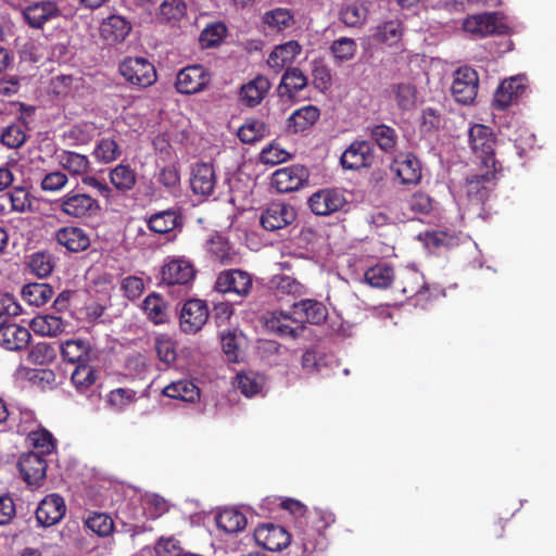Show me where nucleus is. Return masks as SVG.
<instances>
[{"label": "nucleus", "instance_id": "nucleus-1", "mask_svg": "<svg viewBox=\"0 0 556 556\" xmlns=\"http://www.w3.org/2000/svg\"><path fill=\"white\" fill-rule=\"evenodd\" d=\"M328 309L316 299H303L292 304L289 312L274 311L264 316L265 328L280 337L296 339L304 333L305 324L320 325L326 320Z\"/></svg>", "mask_w": 556, "mask_h": 556}, {"label": "nucleus", "instance_id": "nucleus-2", "mask_svg": "<svg viewBox=\"0 0 556 556\" xmlns=\"http://www.w3.org/2000/svg\"><path fill=\"white\" fill-rule=\"evenodd\" d=\"M54 210L68 219L84 220L98 215L100 202L83 188L67 191L53 202Z\"/></svg>", "mask_w": 556, "mask_h": 556}, {"label": "nucleus", "instance_id": "nucleus-3", "mask_svg": "<svg viewBox=\"0 0 556 556\" xmlns=\"http://www.w3.org/2000/svg\"><path fill=\"white\" fill-rule=\"evenodd\" d=\"M334 522V515L314 508L307 511L303 526L299 529V536L305 553L312 554L321 544L324 532Z\"/></svg>", "mask_w": 556, "mask_h": 556}, {"label": "nucleus", "instance_id": "nucleus-4", "mask_svg": "<svg viewBox=\"0 0 556 556\" xmlns=\"http://www.w3.org/2000/svg\"><path fill=\"white\" fill-rule=\"evenodd\" d=\"M197 275L193 263L186 256H167L160 269V286L187 289Z\"/></svg>", "mask_w": 556, "mask_h": 556}, {"label": "nucleus", "instance_id": "nucleus-5", "mask_svg": "<svg viewBox=\"0 0 556 556\" xmlns=\"http://www.w3.org/2000/svg\"><path fill=\"white\" fill-rule=\"evenodd\" d=\"M118 71L128 84L139 88L150 87L157 79L154 65L143 56L125 58L121 61Z\"/></svg>", "mask_w": 556, "mask_h": 556}, {"label": "nucleus", "instance_id": "nucleus-6", "mask_svg": "<svg viewBox=\"0 0 556 556\" xmlns=\"http://www.w3.org/2000/svg\"><path fill=\"white\" fill-rule=\"evenodd\" d=\"M468 136L472 152L481 160V167L497 166L495 160L496 138L492 129L482 124H475L470 127Z\"/></svg>", "mask_w": 556, "mask_h": 556}, {"label": "nucleus", "instance_id": "nucleus-7", "mask_svg": "<svg viewBox=\"0 0 556 556\" xmlns=\"http://www.w3.org/2000/svg\"><path fill=\"white\" fill-rule=\"evenodd\" d=\"M212 81V73L202 64L181 68L176 76L175 88L180 94H197L204 91Z\"/></svg>", "mask_w": 556, "mask_h": 556}, {"label": "nucleus", "instance_id": "nucleus-8", "mask_svg": "<svg viewBox=\"0 0 556 556\" xmlns=\"http://www.w3.org/2000/svg\"><path fill=\"white\" fill-rule=\"evenodd\" d=\"M463 29L476 38H484L492 35H504L508 27L501 22L495 12H483L468 15L463 21Z\"/></svg>", "mask_w": 556, "mask_h": 556}, {"label": "nucleus", "instance_id": "nucleus-9", "mask_svg": "<svg viewBox=\"0 0 556 556\" xmlns=\"http://www.w3.org/2000/svg\"><path fill=\"white\" fill-rule=\"evenodd\" d=\"M253 288L252 276L241 269L220 271L216 278L214 289L219 293H235L245 298Z\"/></svg>", "mask_w": 556, "mask_h": 556}, {"label": "nucleus", "instance_id": "nucleus-10", "mask_svg": "<svg viewBox=\"0 0 556 556\" xmlns=\"http://www.w3.org/2000/svg\"><path fill=\"white\" fill-rule=\"evenodd\" d=\"M478 86V73L472 67L463 66L455 72L451 89L458 103L470 104L477 97Z\"/></svg>", "mask_w": 556, "mask_h": 556}, {"label": "nucleus", "instance_id": "nucleus-11", "mask_svg": "<svg viewBox=\"0 0 556 556\" xmlns=\"http://www.w3.org/2000/svg\"><path fill=\"white\" fill-rule=\"evenodd\" d=\"M481 174H473L466 179V193L469 201L483 204L495 186L497 166L482 168Z\"/></svg>", "mask_w": 556, "mask_h": 556}, {"label": "nucleus", "instance_id": "nucleus-12", "mask_svg": "<svg viewBox=\"0 0 556 556\" xmlns=\"http://www.w3.org/2000/svg\"><path fill=\"white\" fill-rule=\"evenodd\" d=\"M375 162L374 146L367 140L353 141L342 153L340 163L344 169L368 168Z\"/></svg>", "mask_w": 556, "mask_h": 556}, {"label": "nucleus", "instance_id": "nucleus-13", "mask_svg": "<svg viewBox=\"0 0 556 556\" xmlns=\"http://www.w3.org/2000/svg\"><path fill=\"white\" fill-rule=\"evenodd\" d=\"M208 318V308L203 300H188L179 316V326L185 333H197L206 324Z\"/></svg>", "mask_w": 556, "mask_h": 556}, {"label": "nucleus", "instance_id": "nucleus-14", "mask_svg": "<svg viewBox=\"0 0 556 556\" xmlns=\"http://www.w3.org/2000/svg\"><path fill=\"white\" fill-rule=\"evenodd\" d=\"M308 170L304 165H291L277 169L271 177V185L280 193L299 190L307 182Z\"/></svg>", "mask_w": 556, "mask_h": 556}, {"label": "nucleus", "instance_id": "nucleus-15", "mask_svg": "<svg viewBox=\"0 0 556 556\" xmlns=\"http://www.w3.org/2000/svg\"><path fill=\"white\" fill-rule=\"evenodd\" d=\"M62 11L56 3L52 0H43L34 2L25 7L22 11V16L27 25L34 29H42L45 24L60 17Z\"/></svg>", "mask_w": 556, "mask_h": 556}, {"label": "nucleus", "instance_id": "nucleus-16", "mask_svg": "<svg viewBox=\"0 0 556 556\" xmlns=\"http://www.w3.org/2000/svg\"><path fill=\"white\" fill-rule=\"evenodd\" d=\"M17 467L23 480L28 485L39 486L46 479L47 460L39 453H24L18 459Z\"/></svg>", "mask_w": 556, "mask_h": 556}, {"label": "nucleus", "instance_id": "nucleus-17", "mask_svg": "<svg viewBox=\"0 0 556 556\" xmlns=\"http://www.w3.org/2000/svg\"><path fill=\"white\" fill-rule=\"evenodd\" d=\"M255 541L268 551H281L289 546L291 534L279 525L264 523L254 531Z\"/></svg>", "mask_w": 556, "mask_h": 556}, {"label": "nucleus", "instance_id": "nucleus-18", "mask_svg": "<svg viewBox=\"0 0 556 556\" xmlns=\"http://www.w3.org/2000/svg\"><path fill=\"white\" fill-rule=\"evenodd\" d=\"M66 513L64 498L55 493L45 496L36 509V520L41 527L59 523Z\"/></svg>", "mask_w": 556, "mask_h": 556}, {"label": "nucleus", "instance_id": "nucleus-19", "mask_svg": "<svg viewBox=\"0 0 556 556\" xmlns=\"http://www.w3.org/2000/svg\"><path fill=\"white\" fill-rule=\"evenodd\" d=\"M296 211L286 203H271L261 215V225L268 231H276L291 225Z\"/></svg>", "mask_w": 556, "mask_h": 556}, {"label": "nucleus", "instance_id": "nucleus-20", "mask_svg": "<svg viewBox=\"0 0 556 556\" xmlns=\"http://www.w3.org/2000/svg\"><path fill=\"white\" fill-rule=\"evenodd\" d=\"M216 187V173L211 163H197L191 169L190 188L195 195L208 198Z\"/></svg>", "mask_w": 556, "mask_h": 556}, {"label": "nucleus", "instance_id": "nucleus-21", "mask_svg": "<svg viewBox=\"0 0 556 556\" xmlns=\"http://www.w3.org/2000/svg\"><path fill=\"white\" fill-rule=\"evenodd\" d=\"M346 200L342 192L336 189H323L313 193L308 200L312 212L316 215H330L341 210Z\"/></svg>", "mask_w": 556, "mask_h": 556}, {"label": "nucleus", "instance_id": "nucleus-22", "mask_svg": "<svg viewBox=\"0 0 556 556\" xmlns=\"http://www.w3.org/2000/svg\"><path fill=\"white\" fill-rule=\"evenodd\" d=\"M370 2L368 0H345L339 9V21L346 27L361 28L368 18Z\"/></svg>", "mask_w": 556, "mask_h": 556}, {"label": "nucleus", "instance_id": "nucleus-23", "mask_svg": "<svg viewBox=\"0 0 556 556\" xmlns=\"http://www.w3.org/2000/svg\"><path fill=\"white\" fill-rule=\"evenodd\" d=\"M31 334L23 326L12 323L11 319L0 328V345L8 351L26 350L30 343Z\"/></svg>", "mask_w": 556, "mask_h": 556}, {"label": "nucleus", "instance_id": "nucleus-24", "mask_svg": "<svg viewBox=\"0 0 556 556\" xmlns=\"http://www.w3.org/2000/svg\"><path fill=\"white\" fill-rule=\"evenodd\" d=\"M526 92V86L519 77L505 79L496 89L492 105L496 110L504 111L515 103Z\"/></svg>", "mask_w": 556, "mask_h": 556}, {"label": "nucleus", "instance_id": "nucleus-25", "mask_svg": "<svg viewBox=\"0 0 556 556\" xmlns=\"http://www.w3.org/2000/svg\"><path fill=\"white\" fill-rule=\"evenodd\" d=\"M55 239L60 245L73 253L86 251L90 247V238L80 227H62L56 231Z\"/></svg>", "mask_w": 556, "mask_h": 556}, {"label": "nucleus", "instance_id": "nucleus-26", "mask_svg": "<svg viewBox=\"0 0 556 556\" xmlns=\"http://www.w3.org/2000/svg\"><path fill=\"white\" fill-rule=\"evenodd\" d=\"M130 30V22L121 15L109 16L100 26V35L109 45L124 41Z\"/></svg>", "mask_w": 556, "mask_h": 556}, {"label": "nucleus", "instance_id": "nucleus-27", "mask_svg": "<svg viewBox=\"0 0 556 556\" xmlns=\"http://www.w3.org/2000/svg\"><path fill=\"white\" fill-rule=\"evenodd\" d=\"M269 89L270 83L268 78L258 75L241 87L239 92L240 100L244 105L255 108L264 100Z\"/></svg>", "mask_w": 556, "mask_h": 556}, {"label": "nucleus", "instance_id": "nucleus-28", "mask_svg": "<svg viewBox=\"0 0 556 556\" xmlns=\"http://www.w3.org/2000/svg\"><path fill=\"white\" fill-rule=\"evenodd\" d=\"M302 52V47L296 40H290L278 45L270 52L267 64L276 73H279L287 64L292 63Z\"/></svg>", "mask_w": 556, "mask_h": 556}, {"label": "nucleus", "instance_id": "nucleus-29", "mask_svg": "<svg viewBox=\"0 0 556 556\" xmlns=\"http://www.w3.org/2000/svg\"><path fill=\"white\" fill-rule=\"evenodd\" d=\"M394 170L403 185H416L421 179V163L413 153L395 160Z\"/></svg>", "mask_w": 556, "mask_h": 556}, {"label": "nucleus", "instance_id": "nucleus-30", "mask_svg": "<svg viewBox=\"0 0 556 556\" xmlns=\"http://www.w3.org/2000/svg\"><path fill=\"white\" fill-rule=\"evenodd\" d=\"M60 351L64 362L80 365L89 363L92 349L87 340L68 339L60 345Z\"/></svg>", "mask_w": 556, "mask_h": 556}, {"label": "nucleus", "instance_id": "nucleus-31", "mask_svg": "<svg viewBox=\"0 0 556 556\" xmlns=\"http://www.w3.org/2000/svg\"><path fill=\"white\" fill-rule=\"evenodd\" d=\"M181 224V214L172 208L152 214L148 219L149 229L159 235L169 233Z\"/></svg>", "mask_w": 556, "mask_h": 556}, {"label": "nucleus", "instance_id": "nucleus-32", "mask_svg": "<svg viewBox=\"0 0 556 556\" xmlns=\"http://www.w3.org/2000/svg\"><path fill=\"white\" fill-rule=\"evenodd\" d=\"M319 109L308 104L295 110L288 118V130L294 134L303 132L311 128L319 118Z\"/></svg>", "mask_w": 556, "mask_h": 556}, {"label": "nucleus", "instance_id": "nucleus-33", "mask_svg": "<svg viewBox=\"0 0 556 556\" xmlns=\"http://www.w3.org/2000/svg\"><path fill=\"white\" fill-rule=\"evenodd\" d=\"M206 251L214 262L222 265L232 264L236 258V252L229 241L219 233L213 235L206 241Z\"/></svg>", "mask_w": 556, "mask_h": 556}, {"label": "nucleus", "instance_id": "nucleus-34", "mask_svg": "<svg viewBox=\"0 0 556 556\" xmlns=\"http://www.w3.org/2000/svg\"><path fill=\"white\" fill-rule=\"evenodd\" d=\"M56 157L59 165L72 176H83L90 170V162L85 154L62 150Z\"/></svg>", "mask_w": 556, "mask_h": 556}, {"label": "nucleus", "instance_id": "nucleus-35", "mask_svg": "<svg viewBox=\"0 0 556 556\" xmlns=\"http://www.w3.org/2000/svg\"><path fill=\"white\" fill-rule=\"evenodd\" d=\"M142 309L154 325H163L168 321V303L155 292L143 300Z\"/></svg>", "mask_w": 556, "mask_h": 556}, {"label": "nucleus", "instance_id": "nucleus-36", "mask_svg": "<svg viewBox=\"0 0 556 556\" xmlns=\"http://www.w3.org/2000/svg\"><path fill=\"white\" fill-rule=\"evenodd\" d=\"M395 288L407 299L416 296L425 288L424 276L414 269L402 270L399 276L395 277Z\"/></svg>", "mask_w": 556, "mask_h": 556}, {"label": "nucleus", "instance_id": "nucleus-37", "mask_svg": "<svg viewBox=\"0 0 556 556\" xmlns=\"http://www.w3.org/2000/svg\"><path fill=\"white\" fill-rule=\"evenodd\" d=\"M404 26L399 20H390L379 24L372 34L375 41L393 47L397 45L403 37Z\"/></svg>", "mask_w": 556, "mask_h": 556}, {"label": "nucleus", "instance_id": "nucleus-38", "mask_svg": "<svg viewBox=\"0 0 556 556\" xmlns=\"http://www.w3.org/2000/svg\"><path fill=\"white\" fill-rule=\"evenodd\" d=\"M112 186L119 192L131 191L137 184V173L129 164H118L109 172Z\"/></svg>", "mask_w": 556, "mask_h": 556}, {"label": "nucleus", "instance_id": "nucleus-39", "mask_svg": "<svg viewBox=\"0 0 556 556\" xmlns=\"http://www.w3.org/2000/svg\"><path fill=\"white\" fill-rule=\"evenodd\" d=\"M29 326L36 334L56 337L65 330L66 324L59 316L38 315L31 319Z\"/></svg>", "mask_w": 556, "mask_h": 556}, {"label": "nucleus", "instance_id": "nucleus-40", "mask_svg": "<svg viewBox=\"0 0 556 556\" xmlns=\"http://www.w3.org/2000/svg\"><path fill=\"white\" fill-rule=\"evenodd\" d=\"M98 380L97 370L89 363L76 365L71 375V381L80 394H87Z\"/></svg>", "mask_w": 556, "mask_h": 556}, {"label": "nucleus", "instance_id": "nucleus-41", "mask_svg": "<svg viewBox=\"0 0 556 556\" xmlns=\"http://www.w3.org/2000/svg\"><path fill=\"white\" fill-rule=\"evenodd\" d=\"M163 394L167 397L194 403L200 399V389L190 380H179L166 386Z\"/></svg>", "mask_w": 556, "mask_h": 556}, {"label": "nucleus", "instance_id": "nucleus-42", "mask_svg": "<svg viewBox=\"0 0 556 556\" xmlns=\"http://www.w3.org/2000/svg\"><path fill=\"white\" fill-rule=\"evenodd\" d=\"M365 281L374 288L387 289L395 281L392 266L379 263L369 267L364 274Z\"/></svg>", "mask_w": 556, "mask_h": 556}, {"label": "nucleus", "instance_id": "nucleus-43", "mask_svg": "<svg viewBox=\"0 0 556 556\" xmlns=\"http://www.w3.org/2000/svg\"><path fill=\"white\" fill-rule=\"evenodd\" d=\"M53 289L46 282H30L23 287L22 296L30 305H45L53 295Z\"/></svg>", "mask_w": 556, "mask_h": 556}, {"label": "nucleus", "instance_id": "nucleus-44", "mask_svg": "<svg viewBox=\"0 0 556 556\" xmlns=\"http://www.w3.org/2000/svg\"><path fill=\"white\" fill-rule=\"evenodd\" d=\"M216 525L226 533H237L245 528L247 518L237 509L226 508L216 516Z\"/></svg>", "mask_w": 556, "mask_h": 556}, {"label": "nucleus", "instance_id": "nucleus-45", "mask_svg": "<svg viewBox=\"0 0 556 556\" xmlns=\"http://www.w3.org/2000/svg\"><path fill=\"white\" fill-rule=\"evenodd\" d=\"M390 91L402 111H409L415 108L417 102L416 87L410 83H399L390 86Z\"/></svg>", "mask_w": 556, "mask_h": 556}, {"label": "nucleus", "instance_id": "nucleus-46", "mask_svg": "<svg viewBox=\"0 0 556 556\" xmlns=\"http://www.w3.org/2000/svg\"><path fill=\"white\" fill-rule=\"evenodd\" d=\"M92 155L102 164H110L122 155L118 142L113 138H101L97 141Z\"/></svg>", "mask_w": 556, "mask_h": 556}, {"label": "nucleus", "instance_id": "nucleus-47", "mask_svg": "<svg viewBox=\"0 0 556 556\" xmlns=\"http://www.w3.org/2000/svg\"><path fill=\"white\" fill-rule=\"evenodd\" d=\"M11 204V211L16 213L33 212V195L25 187H13L11 191L1 197Z\"/></svg>", "mask_w": 556, "mask_h": 556}, {"label": "nucleus", "instance_id": "nucleus-48", "mask_svg": "<svg viewBox=\"0 0 556 556\" xmlns=\"http://www.w3.org/2000/svg\"><path fill=\"white\" fill-rule=\"evenodd\" d=\"M268 134V126L256 118L247 119L238 130V137L243 143H254Z\"/></svg>", "mask_w": 556, "mask_h": 556}, {"label": "nucleus", "instance_id": "nucleus-49", "mask_svg": "<svg viewBox=\"0 0 556 556\" xmlns=\"http://www.w3.org/2000/svg\"><path fill=\"white\" fill-rule=\"evenodd\" d=\"M263 22L278 31L285 30L295 23L293 13L286 8L267 11L263 16Z\"/></svg>", "mask_w": 556, "mask_h": 556}, {"label": "nucleus", "instance_id": "nucleus-50", "mask_svg": "<svg viewBox=\"0 0 556 556\" xmlns=\"http://www.w3.org/2000/svg\"><path fill=\"white\" fill-rule=\"evenodd\" d=\"M329 50L337 63H343L354 59L357 43L353 38L341 37L332 41Z\"/></svg>", "mask_w": 556, "mask_h": 556}, {"label": "nucleus", "instance_id": "nucleus-51", "mask_svg": "<svg viewBox=\"0 0 556 556\" xmlns=\"http://www.w3.org/2000/svg\"><path fill=\"white\" fill-rule=\"evenodd\" d=\"M27 441L36 450L34 452L39 453L43 457L51 454L55 448V440L52 433L46 429L31 431L27 437Z\"/></svg>", "mask_w": 556, "mask_h": 556}, {"label": "nucleus", "instance_id": "nucleus-52", "mask_svg": "<svg viewBox=\"0 0 556 556\" xmlns=\"http://www.w3.org/2000/svg\"><path fill=\"white\" fill-rule=\"evenodd\" d=\"M370 137L384 152H392L397 141L396 131L386 124L376 125L370 130Z\"/></svg>", "mask_w": 556, "mask_h": 556}, {"label": "nucleus", "instance_id": "nucleus-53", "mask_svg": "<svg viewBox=\"0 0 556 556\" xmlns=\"http://www.w3.org/2000/svg\"><path fill=\"white\" fill-rule=\"evenodd\" d=\"M226 35L227 27L224 23H212L201 31L199 42L204 49L214 48L223 41Z\"/></svg>", "mask_w": 556, "mask_h": 556}, {"label": "nucleus", "instance_id": "nucleus-54", "mask_svg": "<svg viewBox=\"0 0 556 556\" xmlns=\"http://www.w3.org/2000/svg\"><path fill=\"white\" fill-rule=\"evenodd\" d=\"M154 350L159 359L166 365L173 364L177 358L176 343L168 334L155 337Z\"/></svg>", "mask_w": 556, "mask_h": 556}, {"label": "nucleus", "instance_id": "nucleus-55", "mask_svg": "<svg viewBox=\"0 0 556 556\" xmlns=\"http://www.w3.org/2000/svg\"><path fill=\"white\" fill-rule=\"evenodd\" d=\"M28 267L39 278L48 277L54 267L52 255L48 252H36L30 256Z\"/></svg>", "mask_w": 556, "mask_h": 556}, {"label": "nucleus", "instance_id": "nucleus-56", "mask_svg": "<svg viewBox=\"0 0 556 556\" xmlns=\"http://www.w3.org/2000/svg\"><path fill=\"white\" fill-rule=\"evenodd\" d=\"M405 207L413 214L427 215L433 210L432 198L422 191H417L410 194L404 202Z\"/></svg>", "mask_w": 556, "mask_h": 556}, {"label": "nucleus", "instance_id": "nucleus-57", "mask_svg": "<svg viewBox=\"0 0 556 556\" xmlns=\"http://www.w3.org/2000/svg\"><path fill=\"white\" fill-rule=\"evenodd\" d=\"M85 525L99 536H108L113 532V519L104 513H92L85 521Z\"/></svg>", "mask_w": 556, "mask_h": 556}, {"label": "nucleus", "instance_id": "nucleus-58", "mask_svg": "<svg viewBox=\"0 0 556 556\" xmlns=\"http://www.w3.org/2000/svg\"><path fill=\"white\" fill-rule=\"evenodd\" d=\"M307 86V77L298 67H289L285 72L280 87H283L288 92H298Z\"/></svg>", "mask_w": 556, "mask_h": 556}, {"label": "nucleus", "instance_id": "nucleus-59", "mask_svg": "<svg viewBox=\"0 0 556 556\" xmlns=\"http://www.w3.org/2000/svg\"><path fill=\"white\" fill-rule=\"evenodd\" d=\"M68 184L67 175L60 170L55 169L49 173H46L40 180V189L45 192H59L63 190Z\"/></svg>", "mask_w": 556, "mask_h": 556}, {"label": "nucleus", "instance_id": "nucleus-60", "mask_svg": "<svg viewBox=\"0 0 556 556\" xmlns=\"http://www.w3.org/2000/svg\"><path fill=\"white\" fill-rule=\"evenodd\" d=\"M155 177L156 181L170 193L180 186V173L175 164L162 167Z\"/></svg>", "mask_w": 556, "mask_h": 556}, {"label": "nucleus", "instance_id": "nucleus-61", "mask_svg": "<svg viewBox=\"0 0 556 556\" xmlns=\"http://www.w3.org/2000/svg\"><path fill=\"white\" fill-rule=\"evenodd\" d=\"M238 389L250 397L257 394L263 387L262 378L254 372H240L237 375Z\"/></svg>", "mask_w": 556, "mask_h": 556}, {"label": "nucleus", "instance_id": "nucleus-62", "mask_svg": "<svg viewBox=\"0 0 556 556\" xmlns=\"http://www.w3.org/2000/svg\"><path fill=\"white\" fill-rule=\"evenodd\" d=\"M271 282L275 288L283 294L301 295L305 293L304 285L287 275H276L271 279Z\"/></svg>", "mask_w": 556, "mask_h": 556}, {"label": "nucleus", "instance_id": "nucleus-63", "mask_svg": "<svg viewBox=\"0 0 556 556\" xmlns=\"http://www.w3.org/2000/svg\"><path fill=\"white\" fill-rule=\"evenodd\" d=\"M187 12V4L184 0H164L160 7V14L167 22L180 21Z\"/></svg>", "mask_w": 556, "mask_h": 556}, {"label": "nucleus", "instance_id": "nucleus-64", "mask_svg": "<svg viewBox=\"0 0 556 556\" xmlns=\"http://www.w3.org/2000/svg\"><path fill=\"white\" fill-rule=\"evenodd\" d=\"M313 83L320 90H327L331 85V71L323 60H315L312 68Z\"/></svg>", "mask_w": 556, "mask_h": 556}]
</instances>
